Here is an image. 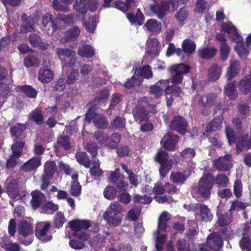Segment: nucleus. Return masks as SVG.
Instances as JSON below:
<instances>
[{
  "label": "nucleus",
  "instance_id": "35",
  "mask_svg": "<svg viewBox=\"0 0 251 251\" xmlns=\"http://www.w3.org/2000/svg\"><path fill=\"white\" fill-rule=\"evenodd\" d=\"M38 75L39 80L41 82L45 83L50 82L52 80L54 75L51 70L44 67L39 70Z\"/></svg>",
  "mask_w": 251,
  "mask_h": 251
},
{
  "label": "nucleus",
  "instance_id": "3",
  "mask_svg": "<svg viewBox=\"0 0 251 251\" xmlns=\"http://www.w3.org/2000/svg\"><path fill=\"white\" fill-rule=\"evenodd\" d=\"M154 161L160 165L159 172L160 176L164 178L171 170L173 165L172 159H169V154L165 151L159 150L154 156Z\"/></svg>",
  "mask_w": 251,
  "mask_h": 251
},
{
  "label": "nucleus",
  "instance_id": "44",
  "mask_svg": "<svg viewBox=\"0 0 251 251\" xmlns=\"http://www.w3.org/2000/svg\"><path fill=\"white\" fill-rule=\"evenodd\" d=\"M80 30L77 26H74L65 32L64 38L66 42L76 40L79 36Z\"/></svg>",
  "mask_w": 251,
  "mask_h": 251
},
{
  "label": "nucleus",
  "instance_id": "55",
  "mask_svg": "<svg viewBox=\"0 0 251 251\" xmlns=\"http://www.w3.org/2000/svg\"><path fill=\"white\" fill-rule=\"evenodd\" d=\"M93 166L90 169V173L93 176H101L103 175V172L100 168V162L98 159H94L93 162Z\"/></svg>",
  "mask_w": 251,
  "mask_h": 251
},
{
  "label": "nucleus",
  "instance_id": "33",
  "mask_svg": "<svg viewBox=\"0 0 251 251\" xmlns=\"http://www.w3.org/2000/svg\"><path fill=\"white\" fill-rule=\"evenodd\" d=\"M222 68L217 63H214L208 69V78L211 81H215L220 76Z\"/></svg>",
  "mask_w": 251,
  "mask_h": 251
},
{
  "label": "nucleus",
  "instance_id": "56",
  "mask_svg": "<svg viewBox=\"0 0 251 251\" xmlns=\"http://www.w3.org/2000/svg\"><path fill=\"white\" fill-rule=\"evenodd\" d=\"M21 31L23 33L32 32L34 31V25L32 19L26 18L24 20V23L21 26Z\"/></svg>",
  "mask_w": 251,
  "mask_h": 251
},
{
  "label": "nucleus",
  "instance_id": "63",
  "mask_svg": "<svg viewBox=\"0 0 251 251\" xmlns=\"http://www.w3.org/2000/svg\"><path fill=\"white\" fill-rule=\"evenodd\" d=\"M247 206H248V204L246 203L235 200L232 201L228 211L232 213L234 211L244 210Z\"/></svg>",
  "mask_w": 251,
  "mask_h": 251
},
{
  "label": "nucleus",
  "instance_id": "38",
  "mask_svg": "<svg viewBox=\"0 0 251 251\" xmlns=\"http://www.w3.org/2000/svg\"><path fill=\"white\" fill-rule=\"evenodd\" d=\"M56 148L68 151L71 149V143L70 137L67 135H62L58 137Z\"/></svg>",
  "mask_w": 251,
  "mask_h": 251
},
{
  "label": "nucleus",
  "instance_id": "31",
  "mask_svg": "<svg viewBox=\"0 0 251 251\" xmlns=\"http://www.w3.org/2000/svg\"><path fill=\"white\" fill-rule=\"evenodd\" d=\"M223 118L222 116H217L213 119L206 126V133L220 130L222 128Z\"/></svg>",
  "mask_w": 251,
  "mask_h": 251
},
{
  "label": "nucleus",
  "instance_id": "14",
  "mask_svg": "<svg viewBox=\"0 0 251 251\" xmlns=\"http://www.w3.org/2000/svg\"><path fill=\"white\" fill-rule=\"evenodd\" d=\"M168 80H160L155 83L154 85L149 87V93L151 95L154 96L155 98L161 97L165 91V88L169 84Z\"/></svg>",
  "mask_w": 251,
  "mask_h": 251
},
{
  "label": "nucleus",
  "instance_id": "25",
  "mask_svg": "<svg viewBox=\"0 0 251 251\" xmlns=\"http://www.w3.org/2000/svg\"><path fill=\"white\" fill-rule=\"evenodd\" d=\"M6 191L10 198L12 199H16L19 194L18 181L15 179H12L8 183L6 187Z\"/></svg>",
  "mask_w": 251,
  "mask_h": 251
},
{
  "label": "nucleus",
  "instance_id": "28",
  "mask_svg": "<svg viewBox=\"0 0 251 251\" xmlns=\"http://www.w3.org/2000/svg\"><path fill=\"white\" fill-rule=\"evenodd\" d=\"M40 165V159L39 157H34L25 163L21 169L25 172H30L36 169Z\"/></svg>",
  "mask_w": 251,
  "mask_h": 251
},
{
  "label": "nucleus",
  "instance_id": "7",
  "mask_svg": "<svg viewBox=\"0 0 251 251\" xmlns=\"http://www.w3.org/2000/svg\"><path fill=\"white\" fill-rule=\"evenodd\" d=\"M44 30L49 35H52L58 29V23L56 19L53 20L51 14L47 13L42 17Z\"/></svg>",
  "mask_w": 251,
  "mask_h": 251
},
{
  "label": "nucleus",
  "instance_id": "12",
  "mask_svg": "<svg viewBox=\"0 0 251 251\" xmlns=\"http://www.w3.org/2000/svg\"><path fill=\"white\" fill-rule=\"evenodd\" d=\"M221 27L222 30L231 36L233 42L236 43H243V37L238 33L236 28L231 23L223 22L221 24Z\"/></svg>",
  "mask_w": 251,
  "mask_h": 251
},
{
  "label": "nucleus",
  "instance_id": "45",
  "mask_svg": "<svg viewBox=\"0 0 251 251\" xmlns=\"http://www.w3.org/2000/svg\"><path fill=\"white\" fill-rule=\"evenodd\" d=\"M77 162L86 168L91 166V161L88 155L85 152H77L75 155Z\"/></svg>",
  "mask_w": 251,
  "mask_h": 251
},
{
  "label": "nucleus",
  "instance_id": "4",
  "mask_svg": "<svg viewBox=\"0 0 251 251\" xmlns=\"http://www.w3.org/2000/svg\"><path fill=\"white\" fill-rule=\"evenodd\" d=\"M190 69L189 65L183 63L175 64L170 67L169 71L172 75L170 79L171 82L177 85L181 83L183 79V75L188 73Z\"/></svg>",
  "mask_w": 251,
  "mask_h": 251
},
{
  "label": "nucleus",
  "instance_id": "27",
  "mask_svg": "<svg viewBox=\"0 0 251 251\" xmlns=\"http://www.w3.org/2000/svg\"><path fill=\"white\" fill-rule=\"evenodd\" d=\"M126 17L132 25H141L144 23V16L140 9H137L136 15L131 13H127Z\"/></svg>",
  "mask_w": 251,
  "mask_h": 251
},
{
  "label": "nucleus",
  "instance_id": "60",
  "mask_svg": "<svg viewBox=\"0 0 251 251\" xmlns=\"http://www.w3.org/2000/svg\"><path fill=\"white\" fill-rule=\"evenodd\" d=\"M40 61L37 56L34 55H29L24 59V65L26 68L32 66H38Z\"/></svg>",
  "mask_w": 251,
  "mask_h": 251
},
{
  "label": "nucleus",
  "instance_id": "15",
  "mask_svg": "<svg viewBox=\"0 0 251 251\" xmlns=\"http://www.w3.org/2000/svg\"><path fill=\"white\" fill-rule=\"evenodd\" d=\"M191 173L190 171H174L172 172L170 176V179L175 184L182 185L191 176Z\"/></svg>",
  "mask_w": 251,
  "mask_h": 251
},
{
  "label": "nucleus",
  "instance_id": "41",
  "mask_svg": "<svg viewBox=\"0 0 251 251\" xmlns=\"http://www.w3.org/2000/svg\"><path fill=\"white\" fill-rule=\"evenodd\" d=\"M74 8L81 14V19L83 20L87 11V0H75Z\"/></svg>",
  "mask_w": 251,
  "mask_h": 251
},
{
  "label": "nucleus",
  "instance_id": "62",
  "mask_svg": "<svg viewBox=\"0 0 251 251\" xmlns=\"http://www.w3.org/2000/svg\"><path fill=\"white\" fill-rule=\"evenodd\" d=\"M108 136V134L104 131H98L94 133V137L100 145H104L105 146Z\"/></svg>",
  "mask_w": 251,
  "mask_h": 251
},
{
  "label": "nucleus",
  "instance_id": "19",
  "mask_svg": "<svg viewBox=\"0 0 251 251\" xmlns=\"http://www.w3.org/2000/svg\"><path fill=\"white\" fill-rule=\"evenodd\" d=\"M69 225L74 231H79L82 229H88L91 226V223L89 220H74L70 221Z\"/></svg>",
  "mask_w": 251,
  "mask_h": 251
},
{
  "label": "nucleus",
  "instance_id": "52",
  "mask_svg": "<svg viewBox=\"0 0 251 251\" xmlns=\"http://www.w3.org/2000/svg\"><path fill=\"white\" fill-rule=\"evenodd\" d=\"M166 94L170 95L172 96L178 97L182 92L181 88L177 84H173L169 86V84L165 88Z\"/></svg>",
  "mask_w": 251,
  "mask_h": 251
},
{
  "label": "nucleus",
  "instance_id": "29",
  "mask_svg": "<svg viewBox=\"0 0 251 251\" xmlns=\"http://www.w3.org/2000/svg\"><path fill=\"white\" fill-rule=\"evenodd\" d=\"M217 224L219 227L228 226L232 222L233 217L232 213L229 211L224 214H217Z\"/></svg>",
  "mask_w": 251,
  "mask_h": 251
},
{
  "label": "nucleus",
  "instance_id": "43",
  "mask_svg": "<svg viewBox=\"0 0 251 251\" xmlns=\"http://www.w3.org/2000/svg\"><path fill=\"white\" fill-rule=\"evenodd\" d=\"M26 128V125L24 124L18 123L10 128V133L12 137H16L17 139L20 137L23 131Z\"/></svg>",
  "mask_w": 251,
  "mask_h": 251
},
{
  "label": "nucleus",
  "instance_id": "6",
  "mask_svg": "<svg viewBox=\"0 0 251 251\" xmlns=\"http://www.w3.org/2000/svg\"><path fill=\"white\" fill-rule=\"evenodd\" d=\"M170 127L179 134L184 135L188 131V123L184 117L178 115L173 118Z\"/></svg>",
  "mask_w": 251,
  "mask_h": 251
},
{
  "label": "nucleus",
  "instance_id": "30",
  "mask_svg": "<svg viewBox=\"0 0 251 251\" xmlns=\"http://www.w3.org/2000/svg\"><path fill=\"white\" fill-rule=\"evenodd\" d=\"M240 64L237 60L230 62V65L227 70L226 77L227 80L229 81L236 76L239 73Z\"/></svg>",
  "mask_w": 251,
  "mask_h": 251
},
{
  "label": "nucleus",
  "instance_id": "54",
  "mask_svg": "<svg viewBox=\"0 0 251 251\" xmlns=\"http://www.w3.org/2000/svg\"><path fill=\"white\" fill-rule=\"evenodd\" d=\"M230 49L227 44H220L219 47L220 59L222 61H226L229 55Z\"/></svg>",
  "mask_w": 251,
  "mask_h": 251
},
{
  "label": "nucleus",
  "instance_id": "24",
  "mask_svg": "<svg viewBox=\"0 0 251 251\" xmlns=\"http://www.w3.org/2000/svg\"><path fill=\"white\" fill-rule=\"evenodd\" d=\"M28 118L38 126L42 125L45 123L44 113L39 109H35L31 111L28 114Z\"/></svg>",
  "mask_w": 251,
  "mask_h": 251
},
{
  "label": "nucleus",
  "instance_id": "20",
  "mask_svg": "<svg viewBox=\"0 0 251 251\" xmlns=\"http://www.w3.org/2000/svg\"><path fill=\"white\" fill-rule=\"evenodd\" d=\"M195 208L199 211L202 221L208 222L212 220L213 215L206 205L197 203L196 204Z\"/></svg>",
  "mask_w": 251,
  "mask_h": 251
},
{
  "label": "nucleus",
  "instance_id": "2",
  "mask_svg": "<svg viewBox=\"0 0 251 251\" xmlns=\"http://www.w3.org/2000/svg\"><path fill=\"white\" fill-rule=\"evenodd\" d=\"M214 184L213 175L209 173L203 174L198 183V193L202 198H209Z\"/></svg>",
  "mask_w": 251,
  "mask_h": 251
},
{
  "label": "nucleus",
  "instance_id": "8",
  "mask_svg": "<svg viewBox=\"0 0 251 251\" xmlns=\"http://www.w3.org/2000/svg\"><path fill=\"white\" fill-rule=\"evenodd\" d=\"M214 168L221 172L229 171L233 166L231 154H226L224 156H220L214 161Z\"/></svg>",
  "mask_w": 251,
  "mask_h": 251
},
{
  "label": "nucleus",
  "instance_id": "22",
  "mask_svg": "<svg viewBox=\"0 0 251 251\" xmlns=\"http://www.w3.org/2000/svg\"><path fill=\"white\" fill-rule=\"evenodd\" d=\"M145 26L152 34H158L162 30L161 23L153 19H150L147 20L145 24Z\"/></svg>",
  "mask_w": 251,
  "mask_h": 251
},
{
  "label": "nucleus",
  "instance_id": "57",
  "mask_svg": "<svg viewBox=\"0 0 251 251\" xmlns=\"http://www.w3.org/2000/svg\"><path fill=\"white\" fill-rule=\"evenodd\" d=\"M93 124L98 128L102 129L106 128L108 123L105 117L103 115H99L93 120Z\"/></svg>",
  "mask_w": 251,
  "mask_h": 251
},
{
  "label": "nucleus",
  "instance_id": "32",
  "mask_svg": "<svg viewBox=\"0 0 251 251\" xmlns=\"http://www.w3.org/2000/svg\"><path fill=\"white\" fill-rule=\"evenodd\" d=\"M121 140V134L118 132L113 133L110 136H108L105 147L111 150L116 149L118 147Z\"/></svg>",
  "mask_w": 251,
  "mask_h": 251
},
{
  "label": "nucleus",
  "instance_id": "48",
  "mask_svg": "<svg viewBox=\"0 0 251 251\" xmlns=\"http://www.w3.org/2000/svg\"><path fill=\"white\" fill-rule=\"evenodd\" d=\"M196 45L194 42L189 39H185L182 43V48L183 49L184 53L190 55L195 50Z\"/></svg>",
  "mask_w": 251,
  "mask_h": 251
},
{
  "label": "nucleus",
  "instance_id": "53",
  "mask_svg": "<svg viewBox=\"0 0 251 251\" xmlns=\"http://www.w3.org/2000/svg\"><path fill=\"white\" fill-rule=\"evenodd\" d=\"M134 2L135 0H126L125 2L118 0L115 1L114 4L116 8L124 12H126L131 7V3Z\"/></svg>",
  "mask_w": 251,
  "mask_h": 251
},
{
  "label": "nucleus",
  "instance_id": "1",
  "mask_svg": "<svg viewBox=\"0 0 251 251\" xmlns=\"http://www.w3.org/2000/svg\"><path fill=\"white\" fill-rule=\"evenodd\" d=\"M122 206L117 202L111 204L103 214V219L107 224L112 226H117L122 222Z\"/></svg>",
  "mask_w": 251,
  "mask_h": 251
},
{
  "label": "nucleus",
  "instance_id": "49",
  "mask_svg": "<svg viewBox=\"0 0 251 251\" xmlns=\"http://www.w3.org/2000/svg\"><path fill=\"white\" fill-rule=\"evenodd\" d=\"M25 145V142L23 141L15 140L11 148L12 154L21 157Z\"/></svg>",
  "mask_w": 251,
  "mask_h": 251
},
{
  "label": "nucleus",
  "instance_id": "36",
  "mask_svg": "<svg viewBox=\"0 0 251 251\" xmlns=\"http://www.w3.org/2000/svg\"><path fill=\"white\" fill-rule=\"evenodd\" d=\"M217 50L212 47H205L199 50V56L203 59L209 60L214 57Z\"/></svg>",
  "mask_w": 251,
  "mask_h": 251
},
{
  "label": "nucleus",
  "instance_id": "39",
  "mask_svg": "<svg viewBox=\"0 0 251 251\" xmlns=\"http://www.w3.org/2000/svg\"><path fill=\"white\" fill-rule=\"evenodd\" d=\"M236 81L228 83L225 89V94L230 100H235L238 96L236 87Z\"/></svg>",
  "mask_w": 251,
  "mask_h": 251
},
{
  "label": "nucleus",
  "instance_id": "34",
  "mask_svg": "<svg viewBox=\"0 0 251 251\" xmlns=\"http://www.w3.org/2000/svg\"><path fill=\"white\" fill-rule=\"evenodd\" d=\"M0 246L5 251H20V245L16 242H12L10 239H3L0 243Z\"/></svg>",
  "mask_w": 251,
  "mask_h": 251
},
{
  "label": "nucleus",
  "instance_id": "50",
  "mask_svg": "<svg viewBox=\"0 0 251 251\" xmlns=\"http://www.w3.org/2000/svg\"><path fill=\"white\" fill-rule=\"evenodd\" d=\"M126 120L125 118L117 116L111 122V128L114 130H121L125 127Z\"/></svg>",
  "mask_w": 251,
  "mask_h": 251
},
{
  "label": "nucleus",
  "instance_id": "61",
  "mask_svg": "<svg viewBox=\"0 0 251 251\" xmlns=\"http://www.w3.org/2000/svg\"><path fill=\"white\" fill-rule=\"evenodd\" d=\"M58 209V206L52 202L51 201H48L46 202L42 207V212L45 214H52L54 212L57 211Z\"/></svg>",
  "mask_w": 251,
  "mask_h": 251
},
{
  "label": "nucleus",
  "instance_id": "42",
  "mask_svg": "<svg viewBox=\"0 0 251 251\" xmlns=\"http://www.w3.org/2000/svg\"><path fill=\"white\" fill-rule=\"evenodd\" d=\"M57 170L56 164L54 161H47L44 165V176L51 178Z\"/></svg>",
  "mask_w": 251,
  "mask_h": 251
},
{
  "label": "nucleus",
  "instance_id": "23",
  "mask_svg": "<svg viewBox=\"0 0 251 251\" xmlns=\"http://www.w3.org/2000/svg\"><path fill=\"white\" fill-rule=\"evenodd\" d=\"M134 74L137 77H142V79L145 78L149 79L153 77V73L151 71V68L149 65L139 67L138 68H136Z\"/></svg>",
  "mask_w": 251,
  "mask_h": 251
},
{
  "label": "nucleus",
  "instance_id": "16",
  "mask_svg": "<svg viewBox=\"0 0 251 251\" xmlns=\"http://www.w3.org/2000/svg\"><path fill=\"white\" fill-rule=\"evenodd\" d=\"M28 41L32 47L38 48L42 50H47L49 46L47 43L43 42L41 37L36 33L30 34Z\"/></svg>",
  "mask_w": 251,
  "mask_h": 251
},
{
  "label": "nucleus",
  "instance_id": "59",
  "mask_svg": "<svg viewBox=\"0 0 251 251\" xmlns=\"http://www.w3.org/2000/svg\"><path fill=\"white\" fill-rule=\"evenodd\" d=\"M83 25L88 32L93 33L96 26V16L90 17L88 21H83Z\"/></svg>",
  "mask_w": 251,
  "mask_h": 251
},
{
  "label": "nucleus",
  "instance_id": "46",
  "mask_svg": "<svg viewBox=\"0 0 251 251\" xmlns=\"http://www.w3.org/2000/svg\"><path fill=\"white\" fill-rule=\"evenodd\" d=\"M78 54L82 57L91 58L95 54L94 49L89 45H85L79 48Z\"/></svg>",
  "mask_w": 251,
  "mask_h": 251
},
{
  "label": "nucleus",
  "instance_id": "64",
  "mask_svg": "<svg viewBox=\"0 0 251 251\" xmlns=\"http://www.w3.org/2000/svg\"><path fill=\"white\" fill-rule=\"evenodd\" d=\"M239 246L242 250L251 251V238L249 236H242L239 241Z\"/></svg>",
  "mask_w": 251,
  "mask_h": 251
},
{
  "label": "nucleus",
  "instance_id": "10",
  "mask_svg": "<svg viewBox=\"0 0 251 251\" xmlns=\"http://www.w3.org/2000/svg\"><path fill=\"white\" fill-rule=\"evenodd\" d=\"M179 140V137L178 135L168 133L164 135L161 143L165 149L169 151H174Z\"/></svg>",
  "mask_w": 251,
  "mask_h": 251
},
{
  "label": "nucleus",
  "instance_id": "13",
  "mask_svg": "<svg viewBox=\"0 0 251 251\" xmlns=\"http://www.w3.org/2000/svg\"><path fill=\"white\" fill-rule=\"evenodd\" d=\"M206 244L213 251L220 250L223 245L222 237L218 232H214L210 233L207 237Z\"/></svg>",
  "mask_w": 251,
  "mask_h": 251
},
{
  "label": "nucleus",
  "instance_id": "21",
  "mask_svg": "<svg viewBox=\"0 0 251 251\" xmlns=\"http://www.w3.org/2000/svg\"><path fill=\"white\" fill-rule=\"evenodd\" d=\"M239 91L244 95L251 92V73L242 77L239 82Z\"/></svg>",
  "mask_w": 251,
  "mask_h": 251
},
{
  "label": "nucleus",
  "instance_id": "58",
  "mask_svg": "<svg viewBox=\"0 0 251 251\" xmlns=\"http://www.w3.org/2000/svg\"><path fill=\"white\" fill-rule=\"evenodd\" d=\"M160 5L166 12L169 11L171 6L175 10L178 7V2L176 0H161Z\"/></svg>",
  "mask_w": 251,
  "mask_h": 251
},
{
  "label": "nucleus",
  "instance_id": "5",
  "mask_svg": "<svg viewBox=\"0 0 251 251\" xmlns=\"http://www.w3.org/2000/svg\"><path fill=\"white\" fill-rule=\"evenodd\" d=\"M18 232L22 238H20L21 243L25 246H28L33 242V238L29 237L33 233V226L26 221L24 220L19 224Z\"/></svg>",
  "mask_w": 251,
  "mask_h": 251
},
{
  "label": "nucleus",
  "instance_id": "17",
  "mask_svg": "<svg viewBox=\"0 0 251 251\" xmlns=\"http://www.w3.org/2000/svg\"><path fill=\"white\" fill-rule=\"evenodd\" d=\"M32 197L30 204L34 210L39 208L46 198L45 195L38 190L32 191L30 193Z\"/></svg>",
  "mask_w": 251,
  "mask_h": 251
},
{
  "label": "nucleus",
  "instance_id": "26",
  "mask_svg": "<svg viewBox=\"0 0 251 251\" xmlns=\"http://www.w3.org/2000/svg\"><path fill=\"white\" fill-rule=\"evenodd\" d=\"M16 90L17 92H21L28 98L34 99L37 95V91L36 89L32 86L29 85L18 86L16 88Z\"/></svg>",
  "mask_w": 251,
  "mask_h": 251
},
{
  "label": "nucleus",
  "instance_id": "9",
  "mask_svg": "<svg viewBox=\"0 0 251 251\" xmlns=\"http://www.w3.org/2000/svg\"><path fill=\"white\" fill-rule=\"evenodd\" d=\"M217 97V95L215 93H208L201 96L198 100V105L205 109H210L214 105Z\"/></svg>",
  "mask_w": 251,
  "mask_h": 251
},
{
  "label": "nucleus",
  "instance_id": "40",
  "mask_svg": "<svg viewBox=\"0 0 251 251\" xmlns=\"http://www.w3.org/2000/svg\"><path fill=\"white\" fill-rule=\"evenodd\" d=\"M143 82V79L137 77L134 74V75L130 78L128 79L122 85L125 88L130 90L135 86H139L142 84Z\"/></svg>",
  "mask_w": 251,
  "mask_h": 251
},
{
  "label": "nucleus",
  "instance_id": "18",
  "mask_svg": "<svg viewBox=\"0 0 251 251\" xmlns=\"http://www.w3.org/2000/svg\"><path fill=\"white\" fill-rule=\"evenodd\" d=\"M251 148V133L241 136L237 141L236 148L237 151L240 152Z\"/></svg>",
  "mask_w": 251,
  "mask_h": 251
},
{
  "label": "nucleus",
  "instance_id": "37",
  "mask_svg": "<svg viewBox=\"0 0 251 251\" xmlns=\"http://www.w3.org/2000/svg\"><path fill=\"white\" fill-rule=\"evenodd\" d=\"M150 8L151 12L155 15L158 19L163 21V25L166 27L167 25L164 20V19L166 20V11L159 4H152L150 5Z\"/></svg>",
  "mask_w": 251,
  "mask_h": 251
},
{
  "label": "nucleus",
  "instance_id": "11",
  "mask_svg": "<svg viewBox=\"0 0 251 251\" xmlns=\"http://www.w3.org/2000/svg\"><path fill=\"white\" fill-rule=\"evenodd\" d=\"M132 115L136 122L148 121L150 119L149 111L144 106L137 104L132 110Z\"/></svg>",
  "mask_w": 251,
  "mask_h": 251
},
{
  "label": "nucleus",
  "instance_id": "47",
  "mask_svg": "<svg viewBox=\"0 0 251 251\" xmlns=\"http://www.w3.org/2000/svg\"><path fill=\"white\" fill-rule=\"evenodd\" d=\"M170 218L168 216V213L166 211L163 212L158 219V229L161 231H165L168 226V221Z\"/></svg>",
  "mask_w": 251,
  "mask_h": 251
},
{
  "label": "nucleus",
  "instance_id": "51",
  "mask_svg": "<svg viewBox=\"0 0 251 251\" xmlns=\"http://www.w3.org/2000/svg\"><path fill=\"white\" fill-rule=\"evenodd\" d=\"M98 108V106L97 104H93L87 111L85 114V120L88 123H90L93 120H94L99 116L97 113Z\"/></svg>",
  "mask_w": 251,
  "mask_h": 251
}]
</instances>
